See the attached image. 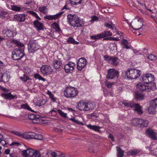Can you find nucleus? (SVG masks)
Returning <instances> with one entry per match:
<instances>
[{"label":"nucleus","mask_w":157,"mask_h":157,"mask_svg":"<svg viewBox=\"0 0 157 157\" xmlns=\"http://www.w3.org/2000/svg\"><path fill=\"white\" fill-rule=\"evenodd\" d=\"M117 155L118 157H122L124 155V151L118 147H117Z\"/></svg>","instance_id":"obj_33"},{"label":"nucleus","mask_w":157,"mask_h":157,"mask_svg":"<svg viewBox=\"0 0 157 157\" xmlns=\"http://www.w3.org/2000/svg\"><path fill=\"white\" fill-rule=\"evenodd\" d=\"M0 143L3 146H4L7 144L6 141L4 139L1 141V142H0Z\"/></svg>","instance_id":"obj_62"},{"label":"nucleus","mask_w":157,"mask_h":157,"mask_svg":"<svg viewBox=\"0 0 157 157\" xmlns=\"http://www.w3.org/2000/svg\"><path fill=\"white\" fill-rule=\"evenodd\" d=\"M62 64V62L59 60H55L53 62V66L56 69L59 68Z\"/></svg>","instance_id":"obj_23"},{"label":"nucleus","mask_w":157,"mask_h":157,"mask_svg":"<svg viewBox=\"0 0 157 157\" xmlns=\"http://www.w3.org/2000/svg\"><path fill=\"white\" fill-rule=\"evenodd\" d=\"M21 107L22 108L24 109H26L28 110H30L32 112H33V111L30 108L29 106L27 104H25L21 105Z\"/></svg>","instance_id":"obj_40"},{"label":"nucleus","mask_w":157,"mask_h":157,"mask_svg":"<svg viewBox=\"0 0 157 157\" xmlns=\"http://www.w3.org/2000/svg\"><path fill=\"white\" fill-rule=\"evenodd\" d=\"M105 25L107 27L113 29L112 26L109 23H105Z\"/></svg>","instance_id":"obj_63"},{"label":"nucleus","mask_w":157,"mask_h":157,"mask_svg":"<svg viewBox=\"0 0 157 157\" xmlns=\"http://www.w3.org/2000/svg\"><path fill=\"white\" fill-rule=\"evenodd\" d=\"M87 63V60L83 58H80L77 62V69L80 71H81L86 67Z\"/></svg>","instance_id":"obj_10"},{"label":"nucleus","mask_w":157,"mask_h":157,"mask_svg":"<svg viewBox=\"0 0 157 157\" xmlns=\"http://www.w3.org/2000/svg\"><path fill=\"white\" fill-rule=\"evenodd\" d=\"M105 60L109 63L114 66L117 65L119 63L118 59L116 57H110L107 56H104Z\"/></svg>","instance_id":"obj_11"},{"label":"nucleus","mask_w":157,"mask_h":157,"mask_svg":"<svg viewBox=\"0 0 157 157\" xmlns=\"http://www.w3.org/2000/svg\"><path fill=\"white\" fill-rule=\"evenodd\" d=\"M46 9V7L45 6H43L42 7H39V11L41 12H42L43 13H45V12H44V10Z\"/></svg>","instance_id":"obj_51"},{"label":"nucleus","mask_w":157,"mask_h":157,"mask_svg":"<svg viewBox=\"0 0 157 157\" xmlns=\"http://www.w3.org/2000/svg\"><path fill=\"white\" fill-rule=\"evenodd\" d=\"M58 112L62 117H66L67 114L63 112L60 109H58Z\"/></svg>","instance_id":"obj_52"},{"label":"nucleus","mask_w":157,"mask_h":157,"mask_svg":"<svg viewBox=\"0 0 157 157\" xmlns=\"http://www.w3.org/2000/svg\"><path fill=\"white\" fill-rule=\"evenodd\" d=\"M64 70L65 72L67 73L69 72V63L66 64L64 66Z\"/></svg>","instance_id":"obj_58"},{"label":"nucleus","mask_w":157,"mask_h":157,"mask_svg":"<svg viewBox=\"0 0 157 157\" xmlns=\"http://www.w3.org/2000/svg\"><path fill=\"white\" fill-rule=\"evenodd\" d=\"M67 90H68V87H66V90L64 91L63 93H64V95L65 97H67V98H68L69 97V95L67 93L68 91V90L67 91Z\"/></svg>","instance_id":"obj_57"},{"label":"nucleus","mask_w":157,"mask_h":157,"mask_svg":"<svg viewBox=\"0 0 157 157\" xmlns=\"http://www.w3.org/2000/svg\"><path fill=\"white\" fill-rule=\"evenodd\" d=\"M25 15L24 14H18L14 16V18L21 22L24 21L25 20Z\"/></svg>","instance_id":"obj_22"},{"label":"nucleus","mask_w":157,"mask_h":157,"mask_svg":"<svg viewBox=\"0 0 157 157\" xmlns=\"http://www.w3.org/2000/svg\"><path fill=\"white\" fill-rule=\"evenodd\" d=\"M50 154L52 157L64 156V155L61 152L59 151H58L57 153L54 151H52L50 153Z\"/></svg>","instance_id":"obj_29"},{"label":"nucleus","mask_w":157,"mask_h":157,"mask_svg":"<svg viewBox=\"0 0 157 157\" xmlns=\"http://www.w3.org/2000/svg\"><path fill=\"white\" fill-rule=\"evenodd\" d=\"M34 136L33 139L39 140H41L42 139L43 137L41 135L39 134H37L35 133H34Z\"/></svg>","instance_id":"obj_42"},{"label":"nucleus","mask_w":157,"mask_h":157,"mask_svg":"<svg viewBox=\"0 0 157 157\" xmlns=\"http://www.w3.org/2000/svg\"><path fill=\"white\" fill-rule=\"evenodd\" d=\"M31 71V69L29 68L26 67L25 68V72L27 74H29Z\"/></svg>","instance_id":"obj_53"},{"label":"nucleus","mask_w":157,"mask_h":157,"mask_svg":"<svg viewBox=\"0 0 157 157\" xmlns=\"http://www.w3.org/2000/svg\"><path fill=\"white\" fill-rule=\"evenodd\" d=\"M70 120L76 123H79V121L75 119L74 118H71L70 119Z\"/></svg>","instance_id":"obj_64"},{"label":"nucleus","mask_w":157,"mask_h":157,"mask_svg":"<svg viewBox=\"0 0 157 157\" xmlns=\"http://www.w3.org/2000/svg\"><path fill=\"white\" fill-rule=\"evenodd\" d=\"M151 103L152 105H155L156 106H157V98L153 100L152 101Z\"/></svg>","instance_id":"obj_61"},{"label":"nucleus","mask_w":157,"mask_h":157,"mask_svg":"<svg viewBox=\"0 0 157 157\" xmlns=\"http://www.w3.org/2000/svg\"><path fill=\"white\" fill-rule=\"evenodd\" d=\"M154 80V78L153 75L150 74H146L142 75L141 80L144 83L147 84L152 83L151 82Z\"/></svg>","instance_id":"obj_8"},{"label":"nucleus","mask_w":157,"mask_h":157,"mask_svg":"<svg viewBox=\"0 0 157 157\" xmlns=\"http://www.w3.org/2000/svg\"><path fill=\"white\" fill-rule=\"evenodd\" d=\"M46 101L44 100H38L37 102L35 103V105L39 106H41L44 105L46 103Z\"/></svg>","instance_id":"obj_34"},{"label":"nucleus","mask_w":157,"mask_h":157,"mask_svg":"<svg viewBox=\"0 0 157 157\" xmlns=\"http://www.w3.org/2000/svg\"><path fill=\"white\" fill-rule=\"evenodd\" d=\"M121 43L123 45V48L128 49L131 48V45L129 44L127 40L125 39H123L122 40Z\"/></svg>","instance_id":"obj_24"},{"label":"nucleus","mask_w":157,"mask_h":157,"mask_svg":"<svg viewBox=\"0 0 157 157\" xmlns=\"http://www.w3.org/2000/svg\"><path fill=\"white\" fill-rule=\"evenodd\" d=\"M75 67V64L72 62H69V71H72Z\"/></svg>","instance_id":"obj_47"},{"label":"nucleus","mask_w":157,"mask_h":157,"mask_svg":"<svg viewBox=\"0 0 157 157\" xmlns=\"http://www.w3.org/2000/svg\"><path fill=\"white\" fill-rule=\"evenodd\" d=\"M86 126L88 128L93 130L95 131H99V129L101 128V127L96 125L93 126L90 124L87 125Z\"/></svg>","instance_id":"obj_28"},{"label":"nucleus","mask_w":157,"mask_h":157,"mask_svg":"<svg viewBox=\"0 0 157 157\" xmlns=\"http://www.w3.org/2000/svg\"><path fill=\"white\" fill-rule=\"evenodd\" d=\"M8 14L7 12L5 11H0V17L1 18H3L5 17L6 15Z\"/></svg>","instance_id":"obj_49"},{"label":"nucleus","mask_w":157,"mask_h":157,"mask_svg":"<svg viewBox=\"0 0 157 157\" xmlns=\"http://www.w3.org/2000/svg\"><path fill=\"white\" fill-rule=\"evenodd\" d=\"M11 9L14 11H19L21 10V8L20 7L16 6L11 5Z\"/></svg>","instance_id":"obj_38"},{"label":"nucleus","mask_w":157,"mask_h":157,"mask_svg":"<svg viewBox=\"0 0 157 157\" xmlns=\"http://www.w3.org/2000/svg\"><path fill=\"white\" fill-rule=\"evenodd\" d=\"M28 13H29L30 14L33 16H34V17H35L38 19H39V20H41L40 18L38 16V15L36 12L33 11H28Z\"/></svg>","instance_id":"obj_41"},{"label":"nucleus","mask_w":157,"mask_h":157,"mask_svg":"<svg viewBox=\"0 0 157 157\" xmlns=\"http://www.w3.org/2000/svg\"><path fill=\"white\" fill-rule=\"evenodd\" d=\"M70 3L72 5H76L80 4L82 2V0H70Z\"/></svg>","instance_id":"obj_36"},{"label":"nucleus","mask_w":157,"mask_h":157,"mask_svg":"<svg viewBox=\"0 0 157 157\" xmlns=\"http://www.w3.org/2000/svg\"><path fill=\"white\" fill-rule=\"evenodd\" d=\"M136 87L137 90L140 92H151L156 89V86L154 83L147 84L140 82L136 85Z\"/></svg>","instance_id":"obj_2"},{"label":"nucleus","mask_w":157,"mask_h":157,"mask_svg":"<svg viewBox=\"0 0 157 157\" xmlns=\"http://www.w3.org/2000/svg\"><path fill=\"white\" fill-rule=\"evenodd\" d=\"M103 35H101V33L94 36H91L90 37L92 40H99L101 38H103Z\"/></svg>","instance_id":"obj_32"},{"label":"nucleus","mask_w":157,"mask_h":157,"mask_svg":"<svg viewBox=\"0 0 157 157\" xmlns=\"http://www.w3.org/2000/svg\"><path fill=\"white\" fill-rule=\"evenodd\" d=\"M21 79L24 82H26L27 80L29 79V78L25 75L24 76L20 77Z\"/></svg>","instance_id":"obj_54"},{"label":"nucleus","mask_w":157,"mask_h":157,"mask_svg":"<svg viewBox=\"0 0 157 157\" xmlns=\"http://www.w3.org/2000/svg\"><path fill=\"white\" fill-rule=\"evenodd\" d=\"M119 75L118 72L114 69H110L108 71L107 78L108 79H112L115 77H118Z\"/></svg>","instance_id":"obj_12"},{"label":"nucleus","mask_w":157,"mask_h":157,"mask_svg":"<svg viewBox=\"0 0 157 157\" xmlns=\"http://www.w3.org/2000/svg\"><path fill=\"white\" fill-rule=\"evenodd\" d=\"M41 72L44 75H51L53 70L49 66H43L40 68Z\"/></svg>","instance_id":"obj_13"},{"label":"nucleus","mask_w":157,"mask_h":157,"mask_svg":"<svg viewBox=\"0 0 157 157\" xmlns=\"http://www.w3.org/2000/svg\"><path fill=\"white\" fill-rule=\"evenodd\" d=\"M105 83L107 87L109 88H111L114 84V82H109L108 81H106Z\"/></svg>","instance_id":"obj_46"},{"label":"nucleus","mask_w":157,"mask_h":157,"mask_svg":"<svg viewBox=\"0 0 157 157\" xmlns=\"http://www.w3.org/2000/svg\"><path fill=\"white\" fill-rule=\"evenodd\" d=\"M86 111L92 109L95 107L94 103L92 101L86 102Z\"/></svg>","instance_id":"obj_20"},{"label":"nucleus","mask_w":157,"mask_h":157,"mask_svg":"<svg viewBox=\"0 0 157 157\" xmlns=\"http://www.w3.org/2000/svg\"><path fill=\"white\" fill-rule=\"evenodd\" d=\"M12 41L17 46L20 47L16 48L12 52V58L14 60H18L21 59L25 55L23 52L24 45L17 40H12Z\"/></svg>","instance_id":"obj_1"},{"label":"nucleus","mask_w":157,"mask_h":157,"mask_svg":"<svg viewBox=\"0 0 157 157\" xmlns=\"http://www.w3.org/2000/svg\"><path fill=\"white\" fill-rule=\"evenodd\" d=\"M8 76L6 75H2L1 76V77L2 79V81H3L4 82H6L8 81L9 79L8 78H7L6 79H5V78L7 77Z\"/></svg>","instance_id":"obj_55"},{"label":"nucleus","mask_w":157,"mask_h":157,"mask_svg":"<svg viewBox=\"0 0 157 157\" xmlns=\"http://www.w3.org/2000/svg\"><path fill=\"white\" fill-rule=\"evenodd\" d=\"M140 152V151L138 150H132L127 152V154L128 155H133L136 154L137 153H139Z\"/></svg>","instance_id":"obj_31"},{"label":"nucleus","mask_w":157,"mask_h":157,"mask_svg":"<svg viewBox=\"0 0 157 157\" xmlns=\"http://www.w3.org/2000/svg\"><path fill=\"white\" fill-rule=\"evenodd\" d=\"M144 98V96L140 94H138L136 95L135 98L137 99L141 100L143 99Z\"/></svg>","instance_id":"obj_44"},{"label":"nucleus","mask_w":157,"mask_h":157,"mask_svg":"<svg viewBox=\"0 0 157 157\" xmlns=\"http://www.w3.org/2000/svg\"><path fill=\"white\" fill-rule=\"evenodd\" d=\"M11 132L12 133H13L16 135L20 136L21 137L23 138V133H20L19 132H16V131H11Z\"/></svg>","instance_id":"obj_43"},{"label":"nucleus","mask_w":157,"mask_h":157,"mask_svg":"<svg viewBox=\"0 0 157 157\" xmlns=\"http://www.w3.org/2000/svg\"><path fill=\"white\" fill-rule=\"evenodd\" d=\"M123 104L126 106L134 108V110L139 114H141L143 113L141 109V107L140 106L137 104H134L132 102L127 101H124Z\"/></svg>","instance_id":"obj_7"},{"label":"nucleus","mask_w":157,"mask_h":157,"mask_svg":"<svg viewBox=\"0 0 157 157\" xmlns=\"http://www.w3.org/2000/svg\"><path fill=\"white\" fill-rule=\"evenodd\" d=\"M143 122L142 119H133L131 121V124L133 125L138 126L139 124H141Z\"/></svg>","instance_id":"obj_25"},{"label":"nucleus","mask_w":157,"mask_h":157,"mask_svg":"<svg viewBox=\"0 0 157 157\" xmlns=\"http://www.w3.org/2000/svg\"><path fill=\"white\" fill-rule=\"evenodd\" d=\"M2 32L3 34L5 36L11 37L14 36L13 32L8 29H4Z\"/></svg>","instance_id":"obj_19"},{"label":"nucleus","mask_w":157,"mask_h":157,"mask_svg":"<svg viewBox=\"0 0 157 157\" xmlns=\"http://www.w3.org/2000/svg\"><path fill=\"white\" fill-rule=\"evenodd\" d=\"M34 77L36 78L39 79V80H42L44 81L45 80L44 78L42 77L38 74H36L34 75Z\"/></svg>","instance_id":"obj_50"},{"label":"nucleus","mask_w":157,"mask_h":157,"mask_svg":"<svg viewBox=\"0 0 157 157\" xmlns=\"http://www.w3.org/2000/svg\"><path fill=\"white\" fill-rule=\"evenodd\" d=\"M69 23L71 26L73 27H81L85 23L83 19H80L76 15H74L71 17H69Z\"/></svg>","instance_id":"obj_4"},{"label":"nucleus","mask_w":157,"mask_h":157,"mask_svg":"<svg viewBox=\"0 0 157 157\" xmlns=\"http://www.w3.org/2000/svg\"><path fill=\"white\" fill-rule=\"evenodd\" d=\"M141 74V71L136 69H131L124 71L123 73L125 78L130 79H136L139 77Z\"/></svg>","instance_id":"obj_3"},{"label":"nucleus","mask_w":157,"mask_h":157,"mask_svg":"<svg viewBox=\"0 0 157 157\" xmlns=\"http://www.w3.org/2000/svg\"><path fill=\"white\" fill-rule=\"evenodd\" d=\"M23 133V138L25 139H33L34 132Z\"/></svg>","instance_id":"obj_26"},{"label":"nucleus","mask_w":157,"mask_h":157,"mask_svg":"<svg viewBox=\"0 0 157 157\" xmlns=\"http://www.w3.org/2000/svg\"><path fill=\"white\" fill-rule=\"evenodd\" d=\"M23 155L25 156H30V157H40L41 155L39 151H35L34 150L29 147L26 150L22 151Z\"/></svg>","instance_id":"obj_5"},{"label":"nucleus","mask_w":157,"mask_h":157,"mask_svg":"<svg viewBox=\"0 0 157 157\" xmlns=\"http://www.w3.org/2000/svg\"><path fill=\"white\" fill-rule=\"evenodd\" d=\"M91 19L90 21V22L93 23L95 21H97L98 20V18L96 16H94L91 17Z\"/></svg>","instance_id":"obj_48"},{"label":"nucleus","mask_w":157,"mask_h":157,"mask_svg":"<svg viewBox=\"0 0 157 157\" xmlns=\"http://www.w3.org/2000/svg\"><path fill=\"white\" fill-rule=\"evenodd\" d=\"M148 111L149 114H155L156 113L155 107L153 106H150L148 109Z\"/></svg>","instance_id":"obj_30"},{"label":"nucleus","mask_w":157,"mask_h":157,"mask_svg":"<svg viewBox=\"0 0 157 157\" xmlns=\"http://www.w3.org/2000/svg\"><path fill=\"white\" fill-rule=\"evenodd\" d=\"M29 52H33L37 50L39 48V46L36 40H31L28 44Z\"/></svg>","instance_id":"obj_9"},{"label":"nucleus","mask_w":157,"mask_h":157,"mask_svg":"<svg viewBox=\"0 0 157 157\" xmlns=\"http://www.w3.org/2000/svg\"><path fill=\"white\" fill-rule=\"evenodd\" d=\"M86 102L80 101L78 103L77 108L80 110L86 111Z\"/></svg>","instance_id":"obj_15"},{"label":"nucleus","mask_w":157,"mask_h":157,"mask_svg":"<svg viewBox=\"0 0 157 157\" xmlns=\"http://www.w3.org/2000/svg\"><path fill=\"white\" fill-rule=\"evenodd\" d=\"M143 20L139 17H136L132 21L131 25L132 28L135 30L140 29L143 26Z\"/></svg>","instance_id":"obj_6"},{"label":"nucleus","mask_w":157,"mask_h":157,"mask_svg":"<svg viewBox=\"0 0 157 157\" xmlns=\"http://www.w3.org/2000/svg\"><path fill=\"white\" fill-rule=\"evenodd\" d=\"M1 96L5 99H13L15 98L16 95H13L10 93H2Z\"/></svg>","instance_id":"obj_21"},{"label":"nucleus","mask_w":157,"mask_h":157,"mask_svg":"<svg viewBox=\"0 0 157 157\" xmlns=\"http://www.w3.org/2000/svg\"><path fill=\"white\" fill-rule=\"evenodd\" d=\"M146 135L151 139L156 140H157V133L153 129L148 128L146 131Z\"/></svg>","instance_id":"obj_14"},{"label":"nucleus","mask_w":157,"mask_h":157,"mask_svg":"<svg viewBox=\"0 0 157 157\" xmlns=\"http://www.w3.org/2000/svg\"><path fill=\"white\" fill-rule=\"evenodd\" d=\"M52 27L56 31L59 32L60 31L59 25L56 22L53 23L52 25Z\"/></svg>","instance_id":"obj_35"},{"label":"nucleus","mask_w":157,"mask_h":157,"mask_svg":"<svg viewBox=\"0 0 157 157\" xmlns=\"http://www.w3.org/2000/svg\"><path fill=\"white\" fill-rule=\"evenodd\" d=\"M63 13V11H62L55 15L46 16H45L44 18L48 20H56Z\"/></svg>","instance_id":"obj_16"},{"label":"nucleus","mask_w":157,"mask_h":157,"mask_svg":"<svg viewBox=\"0 0 157 157\" xmlns=\"http://www.w3.org/2000/svg\"><path fill=\"white\" fill-rule=\"evenodd\" d=\"M107 39L110 40H116V41H118L120 40V39L117 38V37H110L107 38Z\"/></svg>","instance_id":"obj_59"},{"label":"nucleus","mask_w":157,"mask_h":157,"mask_svg":"<svg viewBox=\"0 0 157 157\" xmlns=\"http://www.w3.org/2000/svg\"><path fill=\"white\" fill-rule=\"evenodd\" d=\"M101 35H103V38L105 37L111 36L112 35V33L110 31H107L101 33Z\"/></svg>","instance_id":"obj_37"},{"label":"nucleus","mask_w":157,"mask_h":157,"mask_svg":"<svg viewBox=\"0 0 157 157\" xmlns=\"http://www.w3.org/2000/svg\"><path fill=\"white\" fill-rule=\"evenodd\" d=\"M147 58L150 60L152 61L156 60L157 58L156 56H155L152 54H151L148 56H147Z\"/></svg>","instance_id":"obj_45"},{"label":"nucleus","mask_w":157,"mask_h":157,"mask_svg":"<svg viewBox=\"0 0 157 157\" xmlns=\"http://www.w3.org/2000/svg\"><path fill=\"white\" fill-rule=\"evenodd\" d=\"M33 24L35 27L38 30H40L43 29L44 25L41 23L38 20H36L34 21Z\"/></svg>","instance_id":"obj_18"},{"label":"nucleus","mask_w":157,"mask_h":157,"mask_svg":"<svg viewBox=\"0 0 157 157\" xmlns=\"http://www.w3.org/2000/svg\"><path fill=\"white\" fill-rule=\"evenodd\" d=\"M69 43H71L74 44H78V42L76 41L73 38L69 37Z\"/></svg>","instance_id":"obj_56"},{"label":"nucleus","mask_w":157,"mask_h":157,"mask_svg":"<svg viewBox=\"0 0 157 157\" xmlns=\"http://www.w3.org/2000/svg\"><path fill=\"white\" fill-rule=\"evenodd\" d=\"M48 94L50 98L53 101H55V99L54 97V95L49 92H48Z\"/></svg>","instance_id":"obj_60"},{"label":"nucleus","mask_w":157,"mask_h":157,"mask_svg":"<svg viewBox=\"0 0 157 157\" xmlns=\"http://www.w3.org/2000/svg\"><path fill=\"white\" fill-rule=\"evenodd\" d=\"M142 121L143 122L141 123L142 124H139V125H140V127H147L148 125V121L143 119H142Z\"/></svg>","instance_id":"obj_39"},{"label":"nucleus","mask_w":157,"mask_h":157,"mask_svg":"<svg viewBox=\"0 0 157 157\" xmlns=\"http://www.w3.org/2000/svg\"><path fill=\"white\" fill-rule=\"evenodd\" d=\"M78 93V91L75 88L69 86V97H74L77 95Z\"/></svg>","instance_id":"obj_17"},{"label":"nucleus","mask_w":157,"mask_h":157,"mask_svg":"<svg viewBox=\"0 0 157 157\" xmlns=\"http://www.w3.org/2000/svg\"><path fill=\"white\" fill-rule=\"evenodd\" d=\"M39 116H36L34 114H30L28 116V118L31 120L33 121V122L34 123H37V121H38Z\"/></svg>","instance_id":"obj_27"}]
</instances>
